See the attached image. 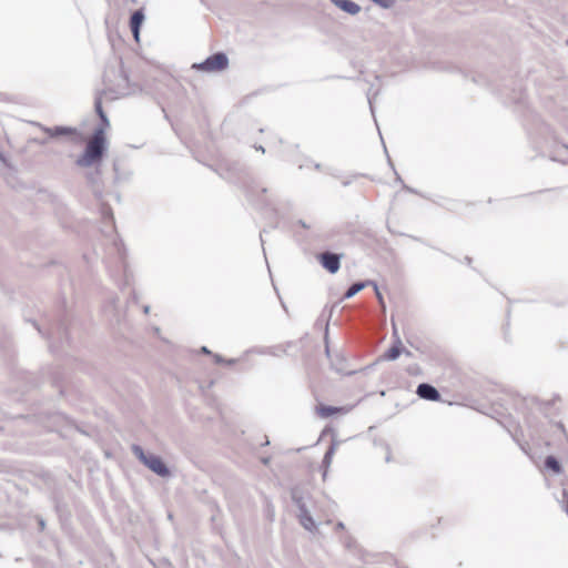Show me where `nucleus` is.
I'll return each mask as SVG.
<instances>
[{
  "label": "nucleus",
  "instance_id": "obj_1",
  "mask_svg": "<svg viewBox=\"0 0 568 568\" xmlns=\"http://www.w3.org/2000/svg\"><path fill=\"white\" fill-rule=\"evenodd\" d=\"M101 126L94 129L92 136L88 141L84 152L80 155L75 164L80 168H91L101 162L108 150V142L104 130L110 126L106 114L100 116Z\"/></svg>",
  "mask_w": 568,
  "mask_h": 568
},
{
  "label": "nucleus",
  "instance_id": "obj_2",
  "mask_svg": "<svg viewBox=\"0 0 568 568\" xmlns=\"http://www.w3.org/2000/svg\"><path fill=\"white\" fill-rule=\"evenodd\" d=\"M132 453L133 455L150 470L155 473L158 476L161 477H169L170 470L166 467V465L163 463V460L153 454H148L143 450V448L139 445L132 446Z\"/></svg>",
  "mask_w": 568,
  "mask_h": 568
},
{
  "label": "nucleus",
  "instance_id": "obj_3",
  "mask_svg": "<svg viewBox=\"0 0 568 568\" xmlns=\"http://www.w3.org/2000/svg\"><path fill=\"white\" fill-rule=\"evenodd\" d=\"M229 67V58L223 52L214 53L210 57H207L203 62L201 63H194L192 65L193 69H196L199 71L203 72H220Z\"/></svg>",
  "mask_w": 568,
  "mask_h": 568
},
{
  "label": "nucleus",
  "instance_id": "obj_4",
  "mask_svg": "<svg viewBox=\"0 0 568 568\" xmlns=\"http://www.w3.org/2000/svg\"><path fill=\"white\" fill-rule=\"evenodd\" d=\"M320 262L322 266L329 273L335 274L341 267V255L332 252L321 253Z\"/></svg>",
  "mask_w": 568,
  "mask_h": 568
},
{
  "label": "nucleus",
  "instance_id": "obj_5",
  "mask_svg": "<svg viewBox=\"0 0 568 568\" xmlns=\"http://www.w3.org/2000/svg\"><path fill=\"white\" fill-rule=\"evenodd\" d=\"M416 394L427 400H438L440 398L439 392L430 384L422 383L417 386Z\"/></svg>",
  "mask_w": 568,
  "mask_h": 568
},
{
  "label": "nucleus",
  "instance_id": "obj_6",
  "mask_svg": "<svg viewBox=\"0 0 568 568\" xmlns=\"http://www.w3.org/2000/svg\"><path fill=\"white\" fill-rule=\"evenodd\" d=\"M144 12L142 9H139V10H135L132 14H131V18H130V28H131V31H132V34L135 39V41H139V38H140V28H141V24L143 23L144 21Z\"/></svg>",
  "mask_w": 568,
  "mask_h": 568
},
{
  "label": "nucleus",
  "instance_id": "obj_7",
  "mask_svg": "<svg viewBox=\"0 0 568 568\" xmlns=\"http://www.w3.org/2000/svg\"><path fill=\"white\" fill-rule=\"evenodd\" d=\"M337 8L347 12L348 14L355 16L361 11V7L352 0H331Z\"/></svg>",
  "mask_w": 568,
  "mask_h": 568
},
{
  "label": "nucleus",
  "instance_id": "obj_8",
  "mask_svg": "<svg viewBox=\"0 0 568 568\" xmlns=\"http://www.w3.org/2000/svg\"><path fill=\"white\" fill-rule=\"evenodd\" d=\"M50 136L71 135L75 133V129L68 126L42 128Z\"/></svg>",
  "mask_w": 568,
  "mask_h": 568
},
{
  "label": "nucleus",
  "instance_id": "obj_9",
  "mask_svg": "<svg viewBox=\"0 0 568 568\" xmlns=\"http://www.w3.org/2000/svg\"><path fill=\"white\" fill-rule=\"evenodd\" d=\"M291 497L298 510L306 508L304 494L298 487H294L291 489Z\"/></svg>",
  "mask_w": 568,
  "mask_h": 568
},
{
  "label": "nucleus",
  "instance_id": "obj_10",
  "mask_svg": "<svg viewBox=\"0 0 568 568\" xmlns=\"http://www.w3.org/2000/svg\"><path fill=\"white\" fill-rule=\"evenodd\" d=\"M402 353V341L397 337L396 343L384 354L387 361H395Z\"/></svg>",
  "mask_w": 568,
  "mask_h": 568
},
{
  "label": "nucleus",
  "instance_id": "obj_11",
  "mask_svg": "<svg viewBox=\"0 0 568 568\" xmlns=\"http://www.w3.org/2000/svg\"><path fill=\"white\" fill-rule=\"evenodd\" d=\"M366 286H368V283L367 282H357V283H354L352 284L347 291L345 292L344 294V298H352L353 296H355L358 292H361L362 290H364Z\"/></svg>",
  "mask_w": 568,
  "mask_h": 568
},
{
  "label": "nucleus",
  "instance_id": "obj_12",
  "mask_svg": "<svg viewBox=\"0 0 568 568\" xmlns=\"http://www.w3.org/2000/svg\"><path fill=\"white\" fill-rule=\"evenodd\" d=\"M545 467L555 474H560L562 468L559 460L554 456H547L545 459Z\"/></svg>",
  "mask_w": 568,
  "mask_h": 568
},
{
  "label": "nucleus",
  "instance_id": "obj_13",
  "mask_svg": "<svg viewBox=\"0 0 568 568\" xmlns=\"http://www.w3.org/2000/svg\"><path fill=\"white\" fill-rule=\"evenodd\" d=\"M339 410H342V408L334 407V406L321 405L320 407H317V413L323 418H327Z\"/></svg>",
  "mask_w": 568,
  "mask_h": 568
},
{
  "label": "nucleus",
  "instance_id": "obj_14",
  "mask_svg": "<svg viewBox=\"0 0 568 568\" xmlns=\"http://www.w3.org/2000/svg\"><path fill=\"white\" fill-rule=\"evenodd\" d=\"M334 453H335V445H332L327 452L325 453L324 455V458H323V465L325 466V469H324V473H323V477L325 478L326 477V474H327V468L329 467L331 463H332V458L334 456Z\"/></svg>",
  "mask_w": 568,
  "mask_h": 568
},
{
  "label": "nucleus",
  "instance_id": "obj_15",
  "mask_svg": "<svg viewBox=\"0 0 568 568\" xmlns=\"http://www.w3.org/2000/svg\"><path fill=\"white\" fill-rule=\"evenodd\" d=\"M300 524H301V526H302L304 529H306V530H308V531H314V530L316 529V524H315V521H314V519H313V517H312V516H311V517H308V518H305V519H304L303 521H301Z\"/></svg>",
  "mask_w": 568,
  "mask_h": 568
},
{
  "label": "nucleus",
  "instance_id": "obj_16",
  "mask_svg": "<svg viewBox=\"0 0 568 568\" xmlns=\"http://www.w3.org/2000/svg\"><path fill=\"white\" fill-rule=\"evenodd\" d=\"M311 517L310 510L306 508L300 509L297 514L298 521H303L305 518Z\"/></svg>",
  "mask_w": 568,
  "mask_h": 568
},
{
  "label": "nucleus",
  "instance_id": "obj_17",
  "mask_svg": "<svg viewBox=\"0 0 568 568\" xmlns=\"http://www.w3.org/2000/svg\"><path fill=\"white\" fill-rule=\"evenodd\" d=\"M95 112L98 113L99 118L103 115L105 112L102 109V102L101 99L98 98L94 102Z\"/></svg>",
  "mask_w": 568,
  "mask_h": 568
},
{
  "label": "nucleus",
  "instance_id": "obj_18",
  "mask_svg": "<svg viewBox=\"0 0 568 568\" xmlns=\"http://www.w3.org/2000/svg\"><path fill=\"white\" fill-rule=\"evenodd\" d=\"M375 294H376V297L378 300V303L381 305V307L383 308V311H385L386 306H385V302H384V298H383V295L382 293L379 292L378 290V286L375 285Z\"/></svg>",
  "mask_w": 568,
  "mask_h": 568
},
{
  "label": "nucleus",
  "instance_id": "obj_19",
  "mask_svg": "<svg viewBox=\"0 0 568 568\" xmlns=\"http://www.w3.org/2000/svg\"><path fill=\"white\" fill-rule=\"evenodd\" d=\"M562 496H564V498H565V500H566L565 511H566V513H567V515H568V491H567V490H564Z\"/></svg>",
  "mask_w": 568,
  "mask_h": 568
},
{
  "label": "nucleus",
  "instance_id": "obj_20",
  "mask_svg": "<svg viewBox=\"0 0 568 568\" xmlns=\"http://www.w3.org/2000/svg\"><path fill=\"white\" fill-rule=\"evenodd\" d=\"M214 359H215L216 363H223L224 362L223 358L221 357V355H217V354L214 355Z\"/></svg>",
  "mask_w": 568,
  "mask_h": 568
},
{
  "label": "nucleus",
  "instance_id": "obj_21",
  "mask_svg": "<svg viewBox=\"0 0 568 568\" xmlns=\"http://www.w3.org/2000/svg\"><path fill=\"white\" fill-rule=\"evenodd\" d=\"M368 283V286H373L375 288V285H377L374 281H366Z\"/></svg>",
  "mask_w": 568,
  "mask_h": 568
},
{
  "label": "nucleus",
  "instance_id": "obj_22",
  "mask_svg": "<svg viewBox=\"0 0 568 568\" xmlns=\"http://www.w3.org/2000/svg\"><path fill=\"white\" fill-rule=\"evenodd\" d=\"M202 352L205 353V354H210V351L205 346L202 347Z\"/></svg>",
  "mask_w": 568,
  "mask_h": 568
},
{
  "label": "nucleus",
  "instance_id": "obj_23",
  "mask_svg": "<svg viewBox=\"0 0 568 568\" xmlns=\"http://www.w3.org/2000/svg\"><path fill=\"white\" fill-rule=\"evenodd\" d=\"M143 311H144L145 314H148L150 312V306H148V305L144 306Z\"/></svg>",
  "mask_w": 568,
  "mask_h": 568
},
{
  "label": "nucleus",
  "instance_id": "obj_24",
  "mask_svg": "<svg viewBox=\"0 0 568 568\" xmlns=\"http://www.w3.org/2000/svg\"><path fill=\"white\" fill-rule=\"evenodd\" d=\"M337 528H338V529H343V528H344V524H343V523H338V524H337Z\"/></svg>",
  "mask_w": 568,
  "mask_h": 568
},
{
  "label": "nucleus",
  "instance_id": "obj_25",
  "mask_svg": "<svg viewBox=\"0 0 568 568\" xmlns=\"http://www.w3.org/2000/svg\"><path fill=\"white\" fill-rule=\"evenodd\" d=\"M39 524H40V527L43 528L44 527V521L42 519L39 520Z\"/></svg>",
  "mask_w": 568,
  "mask_h": 568
},
{
  "label": "nucleus",
  "instance_id": "obj_26",
  "mask_svg": "<svg viewBox=\"0 0 568 568\" xmlns=\"http://www.w3.org/2000/svg\"><path fill=\"white\" fill-rule=\"evenodd\" d=\"M0 160L3 161V162L6 161L4 158H3V154L1 152H0Z\"/></svg>",
  "mask_w": 568,
  "mask_h": 568
},
{
  "label": "nucleus",
  "instance_id": "obj_27",
  "mask_svg": "<svg viewBox=\"0 0 568 568\" xmlns=\"http://www.w3.org/2000/svg\"><path fill=\"white\" fill-rule=\"evenodd\" d=\"M268 460H270L268 458H264V459H263V463H264V464H267V463H268Z\"/></svg>",
  "mask_w": 568,
  "mask_h": 568
},
{
  "label": "nucleus",
  "instance_id": "obj_28",
  "mask_svg": "<svg viewBox=\"0 0 568 568\" xmlns=\"http://www.w3.org/2000/svg\"><path fill=\"white\" fill-rule=\"evenodd\" d=\"M257 150H258V151H262V152H264V149H263V146H258V149H257Z\"/></svg>",
  "mask_w": 568,
  "mask_h": 568
},
{
  "label": "nucleus",
  "instance_id": "obj_29",
  "mask_svg": "<svg viewBox=\"0 0 568 568\" xmlns=\"http://www.w3.org/2000/svg\"><path fill=\"white\" fill-rule=\"evenodd\" d=\"M234 362H235V359H230L227 363L233 364Z\"/></svg>",
  "mask_w": 568,
  "mask_h": 568
},
{
  "label": "nucleus",
  "instance_id": "obj_30",
  "mask_svg": "<svg viewBox=\"0 0 568 568\" xmlns=\"http://www.w3.org/2000/svg\"><path fill=\"white\" fill-rule=\"evenodd\" d=\"M567 44H568V39H567Z\"/></svg>",
  "mask_w": 568,
  "mask_h": 568
}]
</instances>
